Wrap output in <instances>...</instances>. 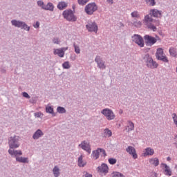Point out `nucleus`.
Wrapping results in <instances>:
<instances>
[{"instance_id": "obj_25", "label": "nucleus", "mask_w": 177, "mask_h": 177, "mask_svg": "<svg viewBox=\"0 0 177 177\" xmlns=\"http://www.w3.org/2000/svg\"><path fill=\"white\" fill-rule=\"evenodd\" d=\"M103 138H111L113 136V132L109 130V128L104 129V133L102 134Z\"/></svg>"}, {"instance_id": "obj_49", "label": "nucleus", "mask_w": 177, "mask_h": 177, "mask_svg": "<svg viewBox=\"0 0 177 177\" xmlns=\"http://www.w3.org/2000/svg\"><path fill=\"white\" fill-rule=\"evenodd\" d=\"M118 27H119L120 28H122V27H124V24H122V22H119L118 23Z\"/></svg>"}, {"instance_id": "obj_42", "label": "nucleus", "mask_w": 177, "mask_h": 177, "mask_svg": "<svg viewBox=\"0 0 177 177\" xmlns=\"http://www.w3.org/2000/svg\"><path fill=\"white\" fill-rule=\"evenodd\" d=\"M99 150L102 157H106V156H107V153H106V151L104 149L99 148Z\"/></svg>"}, {"instance_id": "obj_21", "label": "nucleus", "mask_w": 177, "mask_h": 177, "mask_svg": "<svg viewBox=\"0 0 177 177\" xmlns=\"http://www.w3.org/2000/svg\"><path fill=\"white\" fill-rule=\"evenodd\" d=\"M43 10H49L50 12H53V10H55V6L53 3L48 2L46 5L44 4Z\"/></svg>"}, {"instance_id": "obj_41", "label": "nucleus", "mask_w": 177, "mask_h": 177, "mask_svg": "<svg viewBox=\"0 0 177 177\" xmlns=\"http://www.w3.org/2000/svg\"><path fill=\"white\" fill-rule=\"evenodd\" d=\"M172 119H173V121L176 125V127H177V115H176V113H172Z\"/></svg>"}, {"instance_id": "obj_1", "label": "nucleus", "mask_w": 177, "mask_h": 177, "mask_svg": "<svg viewBox=\"0 0 177 177\" xmlns=\"http://www.w3.org/2000/svg\"><path fill=\"white\" fill-rule=\"evenodd\" d=\"M8 153L11 157L15 158L17 162L28 164V158L20 156H23L21 150H17L20 147V137L18 136H11L8 138Z\"/></svg>"}, {"instance_id": "obj_47", "label": "nucleus", "mask_w": 177, "mask_h": 177, "mask_svg": "<svg viewBox=\"0 0 177 177\" xmlns=\"http://www.w3.org/2000/svg\"><path fill=\"white\" fill-rule=\"evenodd\" d=\"M0 71L1 74H6V69L5 68H1Z\"/></svg>"}, {"instance_id": "obj_15", "label": "nucleus", "mask_w": 177, "mask_h": 177, "mask_svg": "<svg viewBox=\"0 0 177 177\" xmlns=\"http://www.w3.org/2000/svg\"><path fill=\"white\" fill-rule=\"evenodd\" d=\"M126 151L127 153H129V154H130V156H132L133 158H134V160H136V158H138V153H136V149H135V148L132 146H129L127 149H126Z\"/></svg>"}, {"instance_id": "obj_36", "label": "nucleus", "mask_w": 177, "mask_h": 177, "mask_svg": "<svg viewBox=\"0 0 177 177\" xmlns=\"http://www.w3.org/2000/svg\"><path fill=\"white\" fill-rule=\"evenodd\" d=\"M37 6L39 8H41V9L44 10V8L45 7V3L42 0H39L37 1Z\"/></svg>"}, {"instance_id": "obj_11", "label": "nucleus", "mask_w": 177, "mask_h": 177, "mask_svg": "<svg viewBox=\"0 0 177 177\" xmlns=\"http://www.w3.org/2000/svg\"><path fill=\"white\" fill-rule=\"evenodd\" d=\"M144 41L147 46H153L157 42V39L151 35H145L144 36Z\"/></svg>"}, {"instance_id": "obj_55", "label": "nucleus", "mask_w": 177, "mask_h": 177, "mask_svg": "<svg viewBox=\"0 0 177 177\" xmlns=\"http://www.w3.org/2000/svg\"><path fill=\"white\" fill-rule=\"evenodd\" d=\"M175 139H176V140H177V135L175 136Z\"/></svg>"}, {"instance_id": "obj_37", "label": "nucleus", "mask_w": 177, "mask_h": 177, "mask_svg": "<svg viewBox=\"0 0 177 177\" xmlns=\"http://www.w3.org/2000/svg\"><path fill=\"white\" fill-rule=\"evenodd\" d=\"M111 177H125V176H124V174L118 172V171H115L112 174Z\"/></svg>"}, {"instance_id": "obj_30", "label": "nucleus", "mask_w": 177, "mask_h": 177, "mask_svg": "<svg viewBox=\"0 0 177 177\" xmlns=\"http://www.w3.org/2000/svg\"><path fill=\"white\" fill-rule=\"evenodd\" d=\"M169 55L172 56V57H176L177 53H176V48L174 47H171L169 50Z\"/></svg>"}, {"instance_id": "obj_39", "label": "nucleus", "mask_w": 177, "mask_h": 177, "mask_svg": "<svg viewBox=\"0 0 177 177\" xmlns=\"http://www.w3.org/2000/svg\"><path fill=\"white\" fill-rule=\"evenodd\" d=\"M88 2H89V0H77V3H79V5H81L82 6L86 5Z\"/></svg>"}, {"instance_id": "obj_32", "label": "nucleus", "mask_w": 177, "mask_h": 177, "mask_svg": "<svg viewBox=\"0 0 177 177\" xmlns=\"http://www.w3.org/2000/svg\"><path fill=\"white\" fill-rule=\"evenodd\" d=\"M71 65L70 64V62H68V61L64 62L62 64V68L64 70H68V68H71Z\"/></svg>"}, {"instance_id": "obj_40", "label": "nucleus", "mask_w": 177, "mask_h": 177, "mask_svg": "<svg viewBox=\"0 0 177 177\" xmlns=\"http://www.w3.org/2000/svg\"><path fill=\"white\" fill-rule=\"evenodd\" d=\"M109 164H111V165H114V164H117V159L115 158H111L108 160Z\"/></svg>"}, {"instance_id": "obj_33", "label": "nucleus", "mask_w": 177, "mask_h": 177, "mask_svg": "<svg viewBox=\"0 0 177 177\" xmlns=\"http://www.w3.org/2000/svg\"><path fill=\"white\" fill-rule=\"evenodd\" d=\"M57 111L59 113V114H64L67 112L66 109L63 106H58L57 108Z\"/></svg>"}, {"instance_id": "obj_45", "label": "nucleus", "mask_w": 177, "mask_h": 177, "mask_svg": "<svg viewBox=\"0 0 177 177\" xmlns=\"http://www.w3.org/2000/svg\"><path fill=\"white\" fill-rule=\"evenodd\" d=\"M22 96H24V97H26V99H30L31 97L30 95L27 93V92H23Z\"/></svg>"}, {"instance_id": "obj_44", "label": "nucleus", "mask_w": 177, "mask_h": 177, "mask_svg": "<svg viewBox=\"0 0 177 177\" xmlns=\"http://www.w3.org/2000/svg\"><path fill=\"white\" fill-rule=\"evenodd\" d=\"M53 42L54 44H55L56 45H59L60 44V39H59V38L55 37L54 39H53Z\"/></svg>"}, {"instance_id": "obj_20", "label": "nucleus", "mask_w": 177, "mask_h": 177, "mask_svg": "<svg viewBox=\"0 0 177 177\" xmlns=\"http://www.w3.org/2000/svg\"><path fill=\"white\" fill-rule=\"evenodd\" d=\"M153 154L154 149H153V148L151 147H147L143 153L144 157H147V156H153Z\"/></svg>"}, {"instance_id": "obj_34", "label": "nucleus", "mask_w": 177, "mask_h": 177, "mask_svg": "<svg viewBox=\"0 0 177 177\" xmlns=\"http://www.w3.org/2000/svg\"><path fill=\"white\" fill-rule=\"evenodd\" d=\"M73 47L75 49V53L77 55H80V53H81V49L80 48V46L78 45H77L75 43L73 44Z\"/></svg>"}, {"instance_id": "obj_28", "label": "nucleus", "mask_w": 177, "mask_h": 177, "mask_svg": "<svg viewBox=\"0 0 177 177\" xmlns=\"http://www.w3.org/2000/svg\"><path fill=\"white\" fill-rule=\"evenodd\" d=\"M53 174L55 177H59L60 176V169H59V167L55 166L53 169Z\"/></svg>"}, {"instance_id": "obj_52", "label": "nucleus", "mask_w": 177, "mask_h": 177, "mask_svg": "<svg viewBox=\"0 0 177 177\" xmlns=\"http://www.w3.org/2000/svg\"><path fill=\"white\" fill-rule=\"evenodd\" d=\"M167 161H171V157H167Z\"/></svg>"}, {"instance_id": "obj_16", "label": "nucleus", "mask_w": 177, "mask_h": 177, "mask_svg": "<svg viewBox=\"0 0 177 177\" xmlns=\"http://www.w3.org/2000/svg\"><path fill=\"white\" fill-rule=\"evenodd\" d=\"M97 171L100 174H107L109 172V166L107 165L102 163L100 166L97 167Z\"/></svg>"}, {"instance_id": "obj_19", "label": "nucleus", "mask_w": 177, "mask_h": 177, "mask_svg": "<svg viewBox=\"0 0 177 177\" xmlns=\"http://www.w3.org/2000/svg\"><path fill=\"white\" fill-rule=\"evenodd\" d=\"M161 10H158L157 9L151 10L149 12L150 16L153 17H161Z\"/></svg>"}, {"instance_id": "obj_48", "label": "nucleus", "mask_w": 177, "mask_h": 177, "mask_svg": "<svg viewBox=\"0 0 177 177\" xmlns=\"http://www.w3.org/2000/svg\"><path fill=\"white\" fill-rule=\"evenodd\" d=\"M35 28H39V21H37L35 25H33Z\"/></svg>"}, {"instance_id": "obj_38", "label": "nucleus", "mask_w": 177, "mask_h": 177, "mask_svg": "<svg viewBox=\"0 0 177 177\" xmlns=\"http://www.w3.org/2000/svg\"><path fill=\"white\" fill-rule=\"evenodd\" d=\"M146 3L149 5V6H156V0H145Z\"/></svg>"}, {"instance_id": "obj_50", "label": "nucleus", "mask_w": 177, "mask_h": 177, "mask_svg": "<svg viewBox=\"0 0 177 177\" xmlns=\"http://www.w3.org/2000/svg\"><path fill=\"white\" fill-rule=\"evenodd\" d=\"M152 175H153V177H158V174H157V173H156V172H153L152 174Z\"/></svg>"}, {"instance_id": "obj_2", "label": "nucleus", "mask_w": 177, "mask_h": 177, "mask_svg": "<svg viewBox=\"0 0 177 177\" xmlns=\"http://www.w3.org/2000/svg\"><path fill=\"white\" fill-rule=\"evenodd\" d=\"M152 16L150 14L147 15L144 18V24L149 30L152 31H157V26H160V21H156V24L154 25V19L151 17Z\"/></svg>"}, {"instance_id": "obj_3", "label": "nucleus", "mask_w": 177, "mask_h": 177, "mask_svg": "<svg viewBox=\"0 0 177 177\" xmlns=\"http://www.w3.org/2000/svg\"><path fill=\"white\" fill-rule=\"evenodd\" d=\"M142 60L148 68H157L158 67V64L153 60L150 54H145L142 57Z\"/></svg>"}, {"instance_id": "obj_53", "label": "nucleus", "mask_w": 177, "mask_h": 177, "mask_svg": "<svg viewBox=\"0 0 177 177\" xmlns=\"http://www.w3.org/2000/svg\"><path fill=\"white\" fill-rule=\"evenodd\" d=\"M120 114H122V110L120 111Z\"/></svg>"}, {"instance_id": "obj_24", "label": "nucleus", "mask_w": 177, "mask_h": 177, "mask_svg": "<svg viewBox=\"0 0 177 177\" xmlns=\"http://www.w3.org/2000/svg\"><path fill=\"white\" fill-rule=\"evenodd\" d=\"M83 158H84V156L81 155L77 160V164L80 168H84V167L86 165V162L84 161Z\"/></svg>"}, {"instance_id": "obj_26", "label": "nucleus", "mask_w": 177, "mask_h": 177, "mask_svg": "<svg viewBox=\"0 0 177 177\" xmlns=\"http://www.w3.org/2000/svg\"><path fill=\"white\" fill-rule=\"evenodd\" d=\"M68 3L66 1H60L58 3L57 8L59 10H64L67 8Z\"/></svg>"}, {"instance_id": "obj_13", "label": "nucleus", "mask_w": 177, "mask_h": 177, "mask_svg": "<svg viewBox=\"0 0 177 177\" xmlns=\"http://www.w3.org/2000/svg\"><path fill=\"white\" fill-rule=\"evenodd\" d=\"M95 62L97 63V66L98 68H100L101 70H106V64L104 61H103V59L99 55H97L95 58Z\"/></svg>"}, {"instance_id": "obj_14", "label": "nucleus", "mask_w": 177, "mask_h": 177, "mask_svg": "<svg viewBox=\"0 0 177 177\" xmlns=\"http://www.w3.org/2000/svg\"><path fill=\"white\" fill-rule=\"evenodd\" d=\"M68 50V47H62L61 48H54L53 53L54 55H57L59 57H64V53L66 50Z\"/></svg>"}, {"instance_id": "obj_31", "label": "nucleus", "mask_w": 177, "mask_h": 177, "mask_svg": "<svg viewBox=\"0 0 177 177\" xmlns=\"http://www.w3.org/2000/svg\"><path fill=\"white\" fill-rule=\"evenodd\" d=\"M132 25L137 28H140L142 27V22L140 21L134 20L133 21Z\"/></svg>"}, {"instance_id": "obj_43", "label": "nucleus", "mask_w": 177, "mask_h": 177, "mask_svg": "<svg viewBox=\"0 0 177 177\" xmlns=\"http://www.w3.org/2000/svg\"><path fill=\"white\" fill-rule=\"evenodd\" d=\"M35 117H36V118H41V117H44V113L41 112L35 113Z\"/></svg>"}, {"instance_id": "obj_17", "label": "nucleus", "mask_w": 177, "mask_h": 177, "mask_svg": "<svg viewBox=\"0 0 177 177\" xmlns=\"http://www.w3.org/2000/svg\"><path fill=\"white\" fill-rule=\"evenodd\" d=\"M161 167H164V174L166 176H172V170H171V167H169V166L165 163H161Z\"/></svg>"}, {"instance_id": "obj_7", "label": "nucleus", "mask_w": 177, "mask_h": 177, "mask_svg": "<svg viewBox=\"0 0 177 177\" xmlns=\"http://www.w3.org/2000/svg\"><path fill=\"white\" fill-rule=\"evenodd\" d=\"M101 114L104 115V117H106V120L108 121H111L115 118V115L114 114V112H113V110L106 108L101 111Z\"/></svg>"}, {"instance_id": "obj_8", "label": "nucleus", "mask_w": 177, "mask_h": 177, "mask_svg": "<svg viewBox=\"0 0 177 177\" xmlns=\"http://www.w3.org/2000/svg\"><path fill=\"white\" fill-rule=\"evenodd\" d=\"M131 41L136 44L140 46V48H143L145 46V40H143V37L140 36V35L134 34L131 36Z\"/></svg>"}, {"instance_id": "obj_57", "label": "nucleus", "mask_w": 177, "mask_h": 177, "mask_svg": "<svg viewBox=\"0 0 177 177\" xmlns=\"http://www.w3.org/2000/svg\"><path fill=\"white\" fill-rule=\"evenodd\" d=\"M33 99H34V98H33V97H32V100H33Z\"/></svg>"}, {"instance_id": "obj_46", "label": "nucleus", "mask_w": 177, "mask_h": 177, "mask_svg": "<svg viewBox=\"0 0 177 177\" xmlns=\"http://www.w3.org/2000/svg\"><path fill=\"white\" fill-rule=\"evenodd\" d=\"M82 177H92V174L88 173V171H84Z\"/></svg>"}, {"instance_id": "obj_4", "label": "nucleus", "mask_w": 177, "mask_h": 177, "mask_svg": "<svg viewBox=\"0 0 177 177\" xmlns=\"http://www.w3.org/2000/svg\"><path fill=\"white\" fill-rule=\"evenodd\" d=\"M11 24L17 28H21V30H25V31H30V26L23 21L12 19L11 20Z\"/></svg>"}, {"instance_id": "obj_54", "label": "nucleus", "mask_w": 177, "mask_h": 177, "mask_svg": "<svg viewBox=\"0 0 177 177\" xmlns=\"http://www.w3.org/2000/svg\"><path fill=\"white\" fill-rule=\"evenodd\" d=\"M73 9H75V6H73Z\"/></svg>"}, {"instance_id": "obj_6", "label": "nucleus", "mask_w": 177, "mask_h": 177, "mask_svg": "<svg viewBox=\"0 0 177 177\" xmlns=\"http://www.w3.org/2000/svg\"><path fill=\"white\" fill-rule=\"evenodd\" d=\"M97 8L98 7L96 3L95 2L90 3L85 6L84 11L86 13V15L92 16V15H93V12L97 10Z\"/></svg>"}, {"instance_id": "obj_27", "label": "nucleus", "mask_w": 177, "mask_h": 177, "mask_svg": "<svg viewBox=\"0 0 177 177\" xmlns=\"http://www.w3.org/2000/svg\"><path fill=\"white\" fill-rule=\"evenodd\" d=\"M149 161L150 164L154 165V167H158V165H160V160H158V158H150Z\"/></svg>"}, {"instance_id": "obj_5", "label": "nucleus", "mask_w": 177, "mask_h": 177, "mask_svg": "<svg viewBox=\"0 0 177 177\" xmlns=\"http://www.w3.org/2000/svg\"><path fill=\"white\" fill-rule=\"evenodd\" d=\"M62 16H64V18L68 21L74 22L77 21V17L74 15L71 9L64 10L62 13Z\"/></svg>"}, {"instance_id": "obj_35", "label": "nucleus", "mask_w": 177, "mask_h": 177, "mask_svg": "<svg viewBox=\"0 0 177 177\" xmlns=\"http://www.w3.org/2000/svg\"><path fill=\"white\" fill-rule=\"evenodd\" d=\"M131 16L133 18L136 17V19H139V17H140V15H139V12H138V11H134V12H131Z\"/></svg>"}, {"instance_id": "obj_23", "label": "nucleus", "mask_w": 177, "mask_h": 177, "mask_svg": "<svg viewBox=\"0 0 177 177\" xmlns=\"http://www.w3.org/2000/svg\"><path fill=\"white\" fill-rule=\"evenodd\" d=\"M135 129V124H133V122H132V121L129 120L127 122V126L126 127V131H127V132H131L132 131H133Z\"/></svg>"}, {"instance_id": "obj_10", "label": "nucleus", "mask_w": 177, "mask_h": 177, "mask_svg": "<svg viewBox=\"0 0 177 177\" xmlns=\"http://www.w3.org/2000/svg\"><path fill=\"white\" fill-rule=\"evenodd\" d=\"M156 56L158 60H161V62H163L164 63H168L169 62L168 57L164 55V50L161 48L157 49Z\"/></svg>"}, {"instance_id": "obj_51", "label": "nucleus", "mask_w": 177, "mask_h": 177, "mask_svg": "<svg viewBox=\"0 0 177 177\" xmlns=\"http://www.w3.org/2000/svg\"><path fill=\"white\" fill-rule=\"evenodd\" d=\"M107 2H109L110 3L113 4L114 1L113 0H107Z\"/></svg>"}, {"instance_id": "obj_29", "label": "nucleus", "mask_w": 177, "mask_h": 177, "mask_svg": "<svg viewBox=\"0 0 177 177\" xmlns=\"http://www.w3.org/2000/svg\"><path fill=\"white\" fill-rule=\"evenodd\" d=\"M91 156L93 158H95V160H97V158H99L100 156L99 148L97 149V150L93 151Z\"/></svg>"}, {"instance_id": "obj_9", "label": "nucleus", "mask_w": 177, "mask_h": 177, "mask_svg": "<svg viewBox=\"0 0 177 177\" xmlns=\"http://www.w3.org/2000/svg\"><path fill=\"white\" fill-rule=\"evenodd\" d=\"M86 28L88 32H95V34L97 32V24L95 21H88Z\"/></svg>"}, {"instance_id": "obj_12", "label": "nucleus", "mask_w": 177, "mask_h": 177, "mask_svg": "<svg viewBox=\"0 0 177 177\" xmlns=\"http://www.w3.org/2000/svg\"><path fill=\"white\" fill-rule=\"evenodd\" d=\"M79 147H81L82 150L88 153V154H91V144L86 140L82 141Z\"/></svg>"}, {"instance_id": "obj_56", "label": "nucleus", "mask_w": 177, "mask_h": 177, "mask_svg": "<svg viewBox=\"0 0 177 177\" xmlns=\"http://www.w3.org/2000/svg\"><path fill=\"white\" fill-rule=\"evenodd\" d=\"M73 60H75V57L73 58Z\"/></svg>"}, {"instance_id": "obj_22", "label": "nucleus", "mask_w": 177, "mask_h": 177, "mask_svg": "<svg viewBox=\"0 0 177 177\" xmlns=\"http://www.w3.org/2000/svg\"><path fill=\"white\" fill-rule=\"evenodd\" d=\"M46 113L51 114L52 117H56V113H55V110L52 106H46Z\"/></svg>"}, {"instance_id": "obj_18", "label": "nucleus", "mask_w": 177, "mask_h": 177, "mask_svg": "<svg viewBox=\"0 0 177 177\" xmlns=\"http://www.w3.org/2000/svg\"><path fill=\"white\" fill-rule=\"evenodd\" d=\"M42 136H44V131L39 129L33 133L32 139H34V140H38V139L42 138Z\"/></svg>"}]
</instances>
